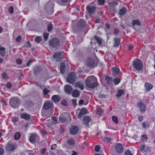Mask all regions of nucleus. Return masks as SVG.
Masks as SVG:
<instances>
[{
	"label": "nucleus",
	"instance_id": "nucleus-1",
	"mask_svg": "<svg viewBox=\"0 0 155 155\" xmlns=\"http://www.w3.org/2000/svg\"><path fill=\"white\" fill-rule=\"evenodd\" d=\"M97 80L96 78L93 76L88 77L86 81V84L89 88H93L97 85Z\"/></svg>",
	"mask_w": 155,
	"mask_h": 155
},
{
	"label": "nucleus",
	"instance_id": "nucleus-2",
	"mask_svg": "<svg viewBox=\"0 0 155 155\" xmlns=\"http://www.w3.org/2000/svg\"><path fill=\"white\" fill-rule=\"evenodd\" d=\"M21 101L16 97L12 98L10 99V104L11 106L14 108H15L18 107L20 104Z\"/></svg>",
	"mask_w": 155,
	"mask_h": 155
},
{
	"label": "nucleus",
	"instance_id": "nucleus-3",
	"mask_svg": "<svg viewBox=\"0 0 155 155\" xmlns=\"http://www.w3.org/2000/svg\"><path fill=\"white\" fill-rule=\"evenodd\" d=\"M133 65L137 70H141L143 68L142 63L139 59H136L135 61H134Z\"/></svg>",
	"mask_w": 155,
	"mask_h": 155
},
{
	"label": "nucleus",
	"instance_id": "nucleus-4",
	"mask_svg": "<svg viewBox=\"0 0 155 155\" xmlns=\"http://www.w3.org/2000/svg\"><path fill=\"white\" fill-rule=\"evenodd\" d=\"M76 77L74 72H71L68 75L67 79V82L70 84H73L75 81Z\"/></svg>",
	"mask_w": 155,
	"mask_h": 155
},
{
	"label": "nucleus",
	"instance_id": "nucleus-5",
	"mask_svg": "<svg viewBox=\"0 0 155 155\" xmlns=\"http://www.w3.org/2000/svg\"><path fill=\"white\" fill-rule=\"evenodd\" d=\"M59 41L57 38H54L49 41V45L53 48L57 47L58 46Z\"/></svg>",
	"mask_w": 155,
	"mask_h": 155
},
{
	"label": "nucleus",
	"instance_id": "nucleus-6",
	"mask_svg": "<svg viewBox=\"0 0 155 155\" xmlns=\"http://www.w3.org/2000/svg\"><path fill=\"white\" fill-rule=\"evenodd\" d=\"M15 144L10 142H8L5 147V149L7 151H10L15 150Z\"/></svg>",
	"mask_w": 155,
	"mask_h": 155
},
{
	"label": "nucleus",
	"instance_id": "nucleus-7",
	"mask_svg": "<svg viewBox=\"0 0 155 155\" xmlns=\"http://www.w3.org/2000/svg\"><path fill=\"white\" fill-rule=\"evenodd\" d=\"M137 107L140 109L141 112L143 113L146 110V106L142 102L140 101L137 103Z\"/></svg>",
	"mask_w": 155,
	"mask_h": 155
},
{
	"label": "nucleus",
	"instance_id": "nucleus-8",
	"mask_svg": "<svg viewBox=\"0 0 155 155\" xmlns=\"http://www.w3.org/2000/svg\"><path fill=\"white\" fill-rule=\"evenodd\" d=\"M70 114L67 113H63L61 114L59 117V120L62 123H64L66 121V118H70Z\"/></svg>",
	"mask_w": 155,
	"mask_h": 155
},
{
	"label": "nucleus",
	"instance_id": "nucleus-9",
	"mask_svg": "<svg viewBox=\"0 0 155 155\" xmlns=\"http://www.w3.org/2000/svg\"><path fill=\"white\" fill-rule=\"evenodd\" d=\"M91 119L90 117L88 116H86L84 117L83 120V123L85 125V127H87L89 125V124L91 121Z\"/></svg>",
	"mask_w": 155,
	"mask_h": 155
},
{
	"label": "nucleus",
	"instance_id": "nucleus-10",
	"mask_svg": "<svg viewBox=\"0 0 155 155\" xmlns=\"http://www.w3.org/2000/svg\"><path fill=\"white\" fill-rule=\"evenodd\" d=\"M85 63L88 67H92L94 64V60L92 58L89 57L86 60Z\"/></svg>",
	"mask_w": 155,
	"mask_h": 155
},
{
	"label": "nucleus",
	"instance_id": "nucleus-11",
	"mask_svg": "<svg viewBox=\"0 0 155 155\" xmlns=\"http://www.w3.org/2000/svg\"><path fill=\"white\" fill-rule=\"evenodd\" d=\"M53 57L57 61H61L62 59V57H61V53L58 52L55 53L54 54Z\"/></svg>",
	"mask_w": 155,
	"mask_h": 155
},
{
	"label": "nucleus",
	"instance_id": "nucleus-12",
	"mask_svg": "<svg viewBox=\"0 0 155 155\" xmlns=\"http://www.w3.org/2000/svg\"><path fill=\"white\" fill-rule=\"evenodd\" d=\"M78 130V128L77 126H73L70 129V133L74 135L77 133Z\"/></svg>",
	"mask_w": 155,
	"mask_h": 155
},
{
	"label": "nucleus",
	"instance_id": "nucleus-13",
	"mask_svg": "<svg viewBox=\"0 0 155 155\" xmlns=\"http://www.w3.org/2000/svg\"><path fill=\"white\" fill-rule=\"evenodd\" d=\"M116 149L117 152L122 153L123 151V149L122 145L120 143L117 144L116 146Z\"/></svg>",
	"mask_w": 155,
	"mask_h": 155
},
{
	"label": "nucleus",
	"instance_id": "nucleus-14",
	"mask_svg": "<svg viewBox=\"0 0 155 155\" xmlns=\"http://www.w3.org/2000/svg\"><path fill=\"white\" fill-rule=\"evenodd\" d=\"M52 106V103L49 101L46 102L44 105V108L45 110H47L49 108H51Z\"/></svg>",
	"mask_w": 155,
	"mask_h": 155
},
{
	"label": "nucleus",
	"instance_id": "nucleus-15",
	"mask_svg": "<svg viewBox=\"0 0 155 155\" xmlns=\"http://www.w3.org/2000/svg\"><path fill=\"white\" fill-rule=\"evenodd\" d=\"M144 87L147 91H149L152 89L153 85L150 83L146 82L144 84Z\"/></svg>",
	"mask_w": 155,
	"mask_h": 155
},
{
	"label": "nucleus",
	"instance_id": "nucleus-16",
	"mask_svg": "<svg viewBox=\"0 0 155 155\" xmlns=\"http://www.w3.org/2000/svg\"><path fill=\"white\" fill-rule=\"evenodd\" d=\"M95 9L96 8L94 6H88L87 7V10L90 14L93 13L95 11Z\"/></svg>",
	"mask_w": 155,
	"mask_h": 155
},
{
	"label": "nucleus",
	"instance_id": "nucleus-17",
	"mask_svg": "<svg viewBox=\"0 0 155 155\" xmlns=\"http://www.w3.org/2000/svg\"><path fill=\"white\" fill-rule=\"evenodd\" d=\"M65 90L66 92L68 94H71L72 91V89L71 86L68 85H66L65 87Z\"/></svg>",
	"mask_w": 155,
	"mask_h": 155
},
{
	"label": "nucleus",
	"instance_id": "nucleus-18",
	"mask_svg": "<svg viewBox=\"0 0 155 155\" xmlns=\"http://www.w3.org/2000/svg\"><path fill=\"white\" fill-rule=\"evenodd\" d=\"M75 87L79 88L81 90H82L84 89L83 84L81 81H79V82L76 83L75 84Z\"/></svg>",
	"mask_w": 155,
	"mask_h": 155
},
{
	"label": "nucleus",
	"instance_id": "nucleus-19",
	"mask_svg": "<svg viewBox=\"0 0 155 155\" xmlns=\"http://www.w3.org/2000/svg\"><path fill=\"white\" fill-rule=\"evenodd\" d=\"M87 110L85 108H82L80 110L79 112V113L78 115V118H80L82 116L86 113Z\"/></svg>",
	"mask_w": 155,
	"mask_h": 155
},
{
	"label": "nucleus",
	"instance_id": "nucleus-20",
	"mask_svg": "<svg viewBox=\"0 0 155 155\" xmlns=\"http://www.w3.org/2000/svg\"><path fill=\"white\" fill-rule=\"evenodd\" d=\"M52 99L56 103H58L60 99V97L58 95H54L52 97Z\"/></svg>",
	"mask_w": 155,
	"mask_h": 155
},
{
	"label": "nucleus",
	"instance_id": "nucleus-21",
	"mask_svg": "<svg viewBox=\"0 0 155 155\" xmlns=\"http://www.w3.org/2000/svg\"><path fill=\"white\" fill-rule=\"evenodd\" d=\"M132 25L133 26H139L141 25V23L139 20H133L132 22Z\"/></svg>",
	"mask_w": 155,
	"mask_h": 155
},
{
	"label": "nucleus",
	"instance_id": "nucleus-22",
	"mask_svg": "<svg viewBox=\"0 0 155 155\" xmlns=\"http://www.w3.org/2000/svg\"><path fill=\"white\" fill-rule=\"evenodd\" d=\"M30 115L28 114L24 113L21 115V117L25 120H28L30 119Z\"/></svg>",
	"mask_w": 155,
	"mask_h": 155
},
{
	"label": "nucleus",
	"instance_id": "nucleus-23",
	"mask_svg": "<svg viewBox=\"0 0 155 155\" xmlns=\"http://www.w3.org/2000/svg\"><path fill=\"white\" fill-rule=\"evenodd\" d=\"M115 43L114 46L115 47H118L120 44V40L118 38H115L114 40Z\"/></svg>",
	"mask_w": 155,
	"mask_h": 155
},
{
	"label": "nucleus",
	"instance_id": "nucleus-24",
	"mask_svg": "<svg viewBox=\"0 0 155 155\" xmlns=\"http://www.w3.org/2000/svg\"><path fill=\"white\" fill-rule=\"evenodd\" d=\"M105 79L107 83L109 84V85L112 84L113 81L111 78L108 77V76H106Z\"/></svg>",
	"mask_w": 155,
	"mask_h": 155
},
{
	"label": "nucleus",
	"instance_id": "nucleus-25",
	"mask_svg": "<svg viewBox=\"0 0 155 155\" xmlns=\"http://www.w3.org/2000/svg\"><path fill=\"white\" fill-rule=\"evenodd\" d=\"M124 93V91L123 90H119L117 91V94L116 96L118 97L121 96Z\"/></svg>",
	"mask_w": 155,
	"mask_h": 155
},
{
	"label": "nucleus",
	"instance_id": "nucleus-26",
	"mask_svg": "<svg viewBox=\"0 0 155 155\" xmlns=\"http://www.w3.org/2000/svg\"><path fill=\"white\" fill-rule=\"evenodd\" d=\"M5 49L4 47H2L0 49V54L2 56H4L5 54Z\"/></svg>",
	"mask_w": 155,
	"mask_h": 155
},
{
	"label": "nucleus",
	"instance_id": "nucleus-27",
	"mask_svg": "<svg viewBox=\"0 0 155 155\" xmlns=\"http://www.w3.org/2000/svg\"><path fill=\"white\" fill-rule=\"evenodd\" d=\"M86 23L84 20L80 19L78 22V25L81 26H83L85 25Z\"/></svg>",
	"mask_w": 155,
	"mask_h": 155
},
{
	"label": "nucleus",
	"instance_id": "nucleus-28",
	"mask_svg": "<svg viewBox=\"0 0 155 155\" xmlns=\"http://www.w3.org/2000/svg\"><path fill=\"white\" fill-rule=\"evenodd\" d=\"M36 136L35 135H31L30 137L29 140L31 143H34L35 141Z\"/></svg>",
	"mask_w": 155,
	"mask_h": 155
},
{
	"label": "nucleus",
	"instance_id": "nucleus-29",
	"mask_svg": "<svg viewBox=\"0 0 155 155\" xmlns=\"http://www.w3.org/2000/svg\"><path fill=\"white\" fill-rule=\"evenodd\" d=\"M126 10H127V9L125 8H122L119 11V14L120 15H124L126 13Z\"/></svg>",
	"mask_w": 155,
	"mask_h": 155
},
{
	"label": "nucleus",
	"instance_id": "nucleus-30",
	"mask_svg": "<svg viewBox=\"0 0 155 155\" xmlns=\"http://www.w3.org/2000/svg\"><path fill=\"white\" fill-rule=\"evenodd\" d=\"M97 114L99 116H101L103 113V110L101 108H98L97 109Z\"/></svg>",
	"mask_w": 155,
	"mask_h": 155
},
{
	"label": "nucleus",
	"instance_id": "nucleus-31",
	"mask_svg": "<svg viewBox=\"0 0 155 155\" xmlns=\"http://www.w3.org/2000/svg\"><path fill=\"white\" fill-rule=\"evenodd\" d=\"M79 95L78 91L77 90H74L73 91L72 95L73 97H77Z\"/></svg>",
	"mask_w": 155,
	"mask_h": 155
},
{
	"label": "nucleus",
	"instance_id": "nucleus-32",
	"mask_svg": "<svg viewBox=\"0 0 155 155\" xmlns=\"http://www.w3.org/2000/svg\"><path fill=\"white\" fill-rule=\"evenodd\" d=\"M112 70L113 71L115 74H118L120 71L119 69L118 68L116 67L112 68Z\"/></svg>",
	"mask_w": 155,
	"mask_h": 155
},
{
	"label": "nucleus",
	"instance_id": "nucleus-33",
	"mask_svg": "<svg viewBox=\"0 0 155 155\" xmlns=\"http://www.w3.org/2000/svg\"><path fill=\"white\" fill-rule=\"evenodd\" d=\"M95 40L98 42L99 45H101L102 44L101 39L98 36H95Z\"/></svg>",
	"mask_w": 155,
	"mask_h": 155
},
{
	"label": "nucleus",
	"instance_id": "nucleus-34",
	"mask_svg": "<svg viewBox=\"0 0 155 155\" xmlns=\"http://www.w3.org/2000/svg\"><path fill=\"white\" fill-rule=\"evenodd\" d=\"M21 136V133L20 132H17L14 136V138L15 140H18Z\"/></svg>",
	"mask_w": 155,
	"mask_h": 155
},
{
	"label": "nucleus",
	"instance_id": "nucleus-35",
	"mask_svg": "<svg viewBox=\"0 0 155 155\" xmlns=\"http://www.w3.org/2000/svg\"><path fill=\"white\" fill-rule=\"evenodd\" d=\"M120 81V80L118 78H116L114 79V82L115 85L118 84Z\"/></svg>",
	"mask_w": 155,
	"mask_h": 155
},
{
	"label": "nucleus",
	"instance_id": "nucleus-36",
	"mask_svg": "<svg viewBox=\"0 0 155 155\" xmlns=\"http://www.w3.org/2000/svg\"><path fill=\"white\" fill-rule=\"evenodd\" d=\"M2 77L4 79H7L8 78V75L5 72L3 73L2 74Z\"/></svg>",
	"mask_w": 155,
	"mask_h": 155
},
{
	"label": "nucleus",
	"instance_id": "nucleus-37",
	"mask_svg": "<svg viewBox=\"0 0 155 155\" xmlns=\"http://www.w3.org/2000/svg\"><path fill=\"white\" fill-rule=\"evenodd\" d=\"M117 2L116 1L115 2L110 3L109 4V5L110 7H113L117 5Z\"/></svg>",
	"mask_w": 155,
	"mask_h": 155
},
{
	"label": "nucleus",
	"instance_id": "nucleus-38",
	"mask_svg": "<svg viewBox=\"0 0 155 155\" xmlns=\"http://www.w3.org/2000/svg\"><path fill=\"white\" fill-rule=\"evenodd\" d=\"M41 40V38L39 36L37 37L35 39V41L37 43H39Z\"/></svg>",
	"mask_w": 155,
	"mask_h": 155
},
{
	"label": "nucleus",
	"instance_id": "nucleus-39",
	"mask_svg": "<svg viewBox=\"0 0 155 155\" xmlns=\"http://www.w3.org/2000/svg\"><path fill=\"white\" fill-rule=\"evenodd\" d=\"M112 119L113 121L116 124L118 123V121L117 117L115 116H113L112 117Z\"/></svg>",
	"mask_w": 155,
	"mask_h": 155
},
{
	"label": "nucleus",
	"instance_id": "nucleus-40",
	"mask_svg": "<svg viewBox=\"0 0 155 155\" xmlns=\"http://www.w3.org/2000/svg\"><path fill=\"white\" fill-rule=\"evenodd\" d=\"M68 143L70 145H73L74 143V141L73 139H70L68 140Z\"/></svg>",
	"mask_w": 155,
	"mask_h": 155
},
{
	"label": "nucleus",
	"instance_id": "nucleus-41",
	"mask_svg": "<svg viewBox=\"0 0 155 155\" xmlns=\"http://www.w3.org/2000/svg\"><path fill=\"white\" fill-rule=\"evenodd\" d=\"M104 141L105 142H109L112 141V139L107 137H105L104 139Z\"/></svg>",
	"mask_w": 155,
	"mask_h": 155
},
{
	"label": "nucleus",
	"instance_id": "nucleus-42",
	"mask_svg": "<svg viewBox=\"0 0 155 155\" xmlns=\"http://www.w3.org/2000/svg\"><path fill=\"white\" fill-rule=\"evenodd\" d=\"M147 140V136L145 135H143L141 136V140L143 142L146 141Z\"/></svg>",
	"mask_w": 155,
	"mask_h": 155
},
{
	"label": "nucleus",
	"instance_id": "nucleus-43",
	"mask_svg": "<svg viewBox=\"0 0 155 155\" xmlns=\"http://www.w3.org/2000/svg\"><path fill=\"white\" fill-rule=\"evenodd\" d=\"M40 71V67H38L35 68H34V71L35 73L39 72Z\"/></svg>",
	"mask_w": 155,
	"mask_h": 155
},
{
	"label": "nucleus",
	"instance_id": "nucleus-44",
	"mask_svg": "<svg viewBox=\"0 0 155 155\" xmlns=\"http://www.w3.org/2000/svg\"><path fill=\"white\" fill-rule=\"evenodd\" d=\"M47 5L49 6L51 8H52L54 6V5L52 2L50 1L48 3Z\"/></svg>",
	"mask_w": 155,
	"mask_h": 155
},
{
	"label": "nucleus",
	"instance_id": "nucleus-45",
	"mask_svg": "<svg viewBox=\"0 0 155 155\" xmlns=\"http://www.w3.org/2000/svg\"><path fill=\"white\" fill-rule=\"evenodd\" d=\"M49 35V34L48 33H45L44 34V39L45 41L47 40Z\"/></svg>",
	"mask_w": 155,
	"mask_h": 155
},
{
	"label": "nucleus",
	"instance_id": "nucleus-46",
	"mask_svg": "<svg viewBox=\"0 0 155 155\" xmlns=\"http://www.w3.org/2000/svg\"><path fill=\"white\" fill-rule=\"evenodd\" d=\"M144 151L143 152V153L144 154H145L146 152L150 151V148L148 147H145V149H144Z\"/></svg>",
	"mask_w": 155,
	"mask_h": 155
},
{
	"label": "nucleus",
	"instance_id": "nucleus-47",
	"mask_svg": "<svg viewBox=\"0 0 155 155\" xmlns=\"http://www.w3.org/2000/svg\"><path fill=\"white\" fill-rule=\"evenodd\" d=\"M140 150L143 153V152L144 151V150L145 149V146L143 145H141L140 146Z\"/></svg>",
	"mask_w": 155,
	"mask_h": 155
},
{
	"label": "nucleus",
	"instance_id": "nucleus-48",
	"mask_svg": "<svg viewBox=\"0 0 155 155\" xmlns=\"http://www.w3.org/2000/svg\"><path fill=\"white\" fill-rule=\"evenodd\" d=\"M52 25L51 24H49L48 26V31L49 32L52 29Z\"/></svg>",
	"mask_w": 155,
	"mask_h": 155
},
{
	"label": "nucleus",
	"instance_id": "nucleus-49",
	"mask_svg": "<svg viewBox=\"0 0 155 155\" xmlns=\"http://www.w3.org/2000/svg\"><path fill=\"white\" fill-rule=\"evenodd\" d=\"M43 92L45 95H46L49 92V91L46 88H45L43 90Z\"/></svg>",
	"mask_w": 155,
	"mask_h": 155
},
{
	"label": "nucleus",
	"instance_id": "nucleus-50",
	"mask_svg": "<svg viewBox=\"0 0 155 155\" xmlns=\"http://www.w3.org/2000/svg\"><path fill=\"white\" fill-rule=\"evenodd\" d=\"M8 11L11 14L13 13L14 12L13 7L12 6L10 7L8 9Z\"/></svg>",
	"mask_w": 155,
	"mask_h": 155
},
{
	"label": "nucleus",
	"instance_id": "nucleus-51",
	"mask_svg": "<svg viewBox=\"0 0 155 155\" xmlns=\"http://www.w3.org/2000/svg\"><path fill=\"white\" fill-rule=\"evenodd\" d=\"M98 2L99 5H102L104 2V0H98Z\"/></svg>",
	"mask_w": 155,
	"mask_h": 155
},
{
	"label": "nucleus",
	"instance_id": "nucleus-52",
	"mask_svg": "<svg viewBox=\"0 0 155 155\" xmlns=\"http://www.w3.org/2000/svg\"><path fill=\"white\" fill-rule=\"evenodd\" d=\"M100 149V146L99 145H97L95 147V150L96 152H99Z\"/></svg>",
	"mask_w": 155,
	"mask_h": 155
},
{
	"label": "nucleus",
	"instance_id": "nucleus-53",
	"mask_svg": "<svg viewBox=\"0 0 155 155\" xmlns=\"http://www.w3.org/2000/svg\"><path fill=\"white\" fill-rule=\"evenodd\" d=\"M22 62V60L20 59H17L16 60V62L18 64H21Z\"/></svg>",
	"mask_w": 155,
	"mask_h": 155
},
{
	"label": "nucleus",
	"instance_id": "nucleus-54",
	"mask_svg": "<svg viewBox=\"0 0 155 155\" xmlns=\"http://www.w3.org/2000/svg\"><path fill=\"white\" fill-rule=\"evenodd\" d=\"M72 104L74 106H75L77 104H76V100L75 99H73L72 100Z\"/></svg>",
	"mask_w": 155,
	"mask_h": 155
},
{
	"label": "nucleus",
	"instance_id": "nucleus-55",
	"mask_svg": "<svg viewBox=\"0 0 155 155\" xmlns=\"http://www.w3.org/2000/svg\"><path fill=\"white\" fill-rule=\"evenodd\" d=\"M127 47L128 48V49L130 50H132L133 48V45H128L127 46Z\"/></svg>",
	"mask_w": 155,
	"mask_h": 155
},
{
	"label": "nucleus",
	"instance_id": "nucleus-56",
	"mask_svg": "<svg viewBox=\"0 0 155 155\" xmlns=\"http://www.w3.org/2000/svg\"><path fill=\"white\" fill-rule=\"evenodd\" d=\"M126 155H133V154L131 153L130 150H127L125 152Z\"/></svg>",
	"mask_w": 155,
	"mask_h": 155
},
{
	"label": "nucleus",
	"instance_id": "nucleus-57",
	"mask_svg": "<svg viewBox=\"0 0 155 155\" xmlns=\"http://www.w3.org/2000/svg\"><path fill=\"white\" fill-rule=\"evenodd\" d=\"M65 68H60V71L61 73H64L65 71Z\"/></svg>",
	"mask_w": 155,
	"mask_h": 155
},
{
	"label": "nucleus",
	"instance_id": "nucleus-58",
	"mask_svg": "<svg viewBox=\"0 0 155 155\" xmlns=\"http://www.w3.org/2000/svg\"><path fill=\"white\" fill-rule=\"evenodd\" d=\"M21 38V36L19 35L16 38V41L17 42H19L20 41Z\"/></svg>",
	"mask_w": 155,
	"mask_h": 155
},
{
	"label": "nucleus",
	"instance_id": "nucleus-59",
	"mask_svg": "<svg viewBox=\"0 0 155 155\" xmlns=\"http://www.w3.org/2000/svg\"><path fill=\"white\" fill-rule=\"evenodd\" d=\"M6 86L8 88H10L12 86V84L10 82H8Z\"/></svg>",
	"mask_w": 155,
	"mask_h": 155
},
{
	"label": "nucleus",
	"instance_id": "nucleus-60",
	"mask_svg": "<svg viewBox=\"0 0 155 155\" xmlns=\"http://www.w3.org/2000/svg\"><path fill=\"white\" fill-rule=\"evenodd\" d=\"M52 119L54 121V124H55L57 123V120L56 117H52Z\"/></svg>",
	"mask_w": 155,
	"mask_h": 155
},
{
	"label": "nucleus",
	"instance_id": "nucleus-61",
	"mask_svg": "<svg viewBox=\"0 0 155 155\" xmlns=\"http://www.w3.org/2000/svg\"><path fill=\"white\" fill-rule=\"evenodd\" d=\"M100 19L98 18H96L95 20V22L96 23H99L100 22Z\"/></svg>",
	"mask_w": 155,
	"mask_h": 155
},
{
	"label": "nucleus",
	"instance_id": "nucleus-62",
	"mask_svg": "<svg viewBox=\"0 0 155 155\" xmlns=\"http://www.w3.org/2000/svg\"><path fill=\"white\" fill-rule=\"evenodd\" d=\"M32 63V61L31 60H29L28 61V62L27 63V66L28 67H29V66Z\"/></svg>",
	"mask_w": 155,
	"mask_h": 155
},
{
	"label": "nucleus",
	"instance_id": "nucleus-63",
	"mask_svg": "<svg viewBox=\"0 0 155 155\" xmlns=\"http://www.w3.org/2000/svg\"><path fill=\"white\" fill-rule=\"evenodd\" d=\"M4 152V150L2 148L0 149V155H2Z\"/></svg>",
	"mask_w": 155,
	"mask_h": 155
},
{
	"label": "nucleus",
	"instance_id": "nucleus-64",
	"mask_svg": "<svg viewBox=\"0 0 155 155\" xmlns=\"http://www.w3.org/2000/svg\"><path fill=\"white\" fill-rule=\"evenodd\" d=\"M61 104L62 105H63L64 106H67V102H66V101L64 100V101H62L61 102Z\"/></svg>",
	"mask_w": 155,
	"mask_h": 155
}]
</instances>
